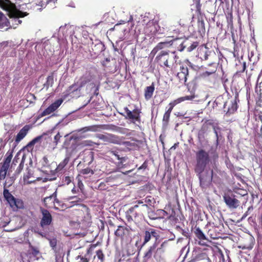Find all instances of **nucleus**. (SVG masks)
<instances>
[{"mask_svg": "<svg viewBox=\"0 0 262 262\" xmlns=\"http://www.w3.org/2000/svg\"><path fill=\"white\" fill-rule=\"evenodd\" d=\"M210 157L208 151L203 148H201L195 153V164L194 166V172L204 171L207 166L211 162V160L215 162L219 158L218 154L215 151L212 153Z\"/></svg>", "mask_w": 262, "mask_h": 262, "instance_id": "1", "label": "nucleus"}, {"mask_svg": "<svg viewBox=\"0 0 262 262\" xmlns=\"http://www.w3.org/2000/svg\"><path fill=\"white\" fill-rule=\"evenodd\" d=\"M179 57L176 54V52H172L170 54L168 51H162L155 58V61L158 65L163 68H168L171 70L174 69L176 63Z\"/></svg>", "mask_w": 262, "mask_h": 262, "instance_id": "2", "label": "nucleus"}, {"mask_svg": "<svg viewBox=\"0 0 262 262\" xmlns=\"http://www.w3.org/2000/svg\"><path fill=\"white\" fill-rule=\"evenodd\" d=\"M0 7L8 12L9 17H24L29 14L18 9L10 0H0Z\"/></svg>", "mask_w": 262, "mask_h": 262, "instance_id": "3", "label": "nucleus"}, {"mask_svg": "<svg viewBox=\"0 0 262 262\" xmlns=\"http://www.w3.org/2000/svg\"><path fill=\"white\" fill-rule=\"evenodd\" d=\"M147 204H143L139 207L138 205H135L130 207L125 212V217L127 222H132L133 221H138L143 217V213L145 209L148 208Z\"/></svg>", "mask_w": 262, "mask_h": 262, "instance_id": "4", "label": "nucleus"}, {"mask_svg": "<svg viewBox=\"0 0 262 262\" xmlns=\"http://www.w3.org/2000/svg\"><path fill=\"white\" fill-rule=\"evenodd\" d=\"M195 172L199 178L200 186L202 189H206L211 186L213 174V170L212 169H211L210 171L204 170L200 172Z\"/></svg>", "mask_w": 262, "mask_h": 262, "instance_id": "5", "label": "nucleus"}, {"mask_svg": "<svg viewBox=\"0 0 262 262\" xmlns=\"http://www.w3.org/2000/svg\"><path fill=\"white\" fill-rule=\"evenodd\" d=\"M193 98H194V95L186 96L184 97H180V98L170 102L168 104L169 108L165 112V113H164V114L163 115V122L164 123V124H167L168 123L170 114H171L173 107L176 105H177L178 104L180 103L181 102L184 101L185 100H191Z\"/></svg>", "mask_w": 262, "mask_h": 262, "instance_id": "6", "label": "nucleus"}, {"mask_svg": "<svg viewBox=\"0 0 262 262\" xmlns=\"http://www.w3.org/2000/svg\"><path fill=\"white\" fill-rule=\"evenodd\" d=\"M158 244L159 243L158 242H155L144 253L143 258L146 262H148V260L151 259L152 255L157 261H160L163 259V256L161 255V253L158 252L157 248Z\"/></svg>", "mask_w": 262, "mask_h": 262, "instance_id": "7", "label": "nucleus"}, {"mask_svg": "<svg viewBox=\"0 0 262 262\" xmlns=\"http://www.w3.org/2000/svg\"><path fill=\"white\" fill-rule=\"evenodd\" d=\"M238 199V197L231 191L226 192L223 195L224 202L230 209H236L241 205V202Z\"/></svg>", "mask_w": 262, "mask_h": 262, "instance_id": "8", "label": "nucleus"}, {"mask_svg": "<svg viewBox=\"0 0 262 262\" xmlns=\"http://www.w3.org/2000/svg\"><path fill=\"white\" fill-rule=\"evenodd\" d=\"M3 194L5 199L12 208L16 207L17 209H23L24 208V203L23 200L19 199H16L9 192L8 189L4 188Z\"/></svg>", "mask_w": 262, "mask_h": 262, "instance_id": "9", "label": "nucleus"}, {"mask_svg": "<svg viewBox=\"0 0 262 262\" xmlns=\"http://www.w3.org/2000/svg\"><path fill=\"white\" fill-rule=\"evenodd\" d=\"M216 123L213 119L206 120L203 123L200 129L199 130L198 138L199 140L205 138V135L214 128Z\"/></svg>", "mask_w": 262, "mask_h": 262, "instance_id": "10", "label": "nucleus"}, {"mask_svg": "<svg viewBox=\"0 0 262 262\" xmlns=\"http://www.w3.org/2000/svg\"><path fill=\"white\" fill-rule=\"evenodd\" d=\"M159 232V231L154 228H149L146 230L144 232L142 246L145 245L148 242H149L152 237L155 239V242H157L160 236Z\"/></svg>", "mask_w": 262, "mask_h": 262, "instance_id": "11", "label": "nucleus"}, {"mask_svg": "<svg viewBox=\"0 0 262 262\" xmlns=\"http://www.w3.org/2000/svg\"><path fill=\"white\" fill-rule=\"evenodd\" d=\"M40 211L42 214L40 222V226L43 228L45 227L49 226L52 222V216L51 214L48 210L41 208Z\"/></svg>", "mask_w": 262, "mask_h": 262, "instance_id": "12", "label": "nucleus"}, {"mask_svg": "<svg viewBox=\"0 0 262 262\" xmlns=\"http://www.w3.org/2000/svg\"><path fill=\"white\" fill-rule=\"evenodd\" d=\"M124 112L126 114V118L132 120L133 121L140 122L141 111L138 109H134L133 111H130L128 107H125L124 108Z\"/></svg>", "mask_w": 262, "mask_h": 262, "instance_id": "13", "label": "nucleus"}, {"mask_svg": "<svg viewBox=\"0 0 262 262\" xmlns=\"http://www.w3.org/2000/svg\"><path fill=\"white\" fill-rule=\"evenodd\" d=\"M180 68V71L177 73V77L180 83L185 84L189 74L188 68L186 65L182 64Z\"/></svg>", "mask_w": 262, "mask_h": 262, "instance_id": "14", "label": "nucleus"}, {"mask_svg": "<svg viewBox=\"0 0 262 262\" xmlns=\"http://www.w3.org/2000/svg\"><path fill=\"white\" fill-rule=\"evenodd\" d=\"M193 232L194 233L195 237L198 239V244L200 245H206V243L205 241H208L207 238L199 227L195 226L193 230Z\"/></svg>", "mask_w": 262, "mask_h": 262, "instance_id": "15", "label": "nucleus"}, {"mask_svg": "<svg viewBox=\"0 0 262 262\" xmlns=\"http://www.w3.org/2000/svg\"><path fill=\"white\" fill-rule=\"evenodd\" d=\"M173 44V40L159 42L157 46L152 49L151 54L155 55L159 51L163 49L168 48Z\"/></svg>", "mask_w": 262, "mask_h": 262, "instance_id": "16", "label": "nucleus"}, {"mask_svg": "<svg viewBox=\"0 0 262 262\" xmlns=\"http://www.w3.org/2000/svg\"><path fill=\"white\" fill-rule=\"evenodd\" d=\"M92 79V77L90 73L86 72L80 78L76 84L81 90L82 87L91 81Z\"/></svg>", "mask_w": 262, "mask_h": 262, "instance_id": "17", "label": "nucleus"}, {"mask_svg": "<svg viewBox=\"0 0 262 262\" xmlns=\"http://www.w3.org/2000/svg\"><path fill=\"white\" fill-rule=\"evenodd\" d=\"M158 26L154 24L153 22L149 21L146 24V26L144 28L145 29V33L150 35H156L158 33L157 27Z\"/></svg>", "mask_w": 262, "mask_h": 262, "instance_id": "18", "label": "nucleus"}, {"mask_svg": "<svg viewBox=\"0 0 262 262\" xmlns=\"http://www.w3.org/2000/svg\"><path fill=\"white\" fill-rule=\"evenodd\" d=\"M246 241L247 242V244H244L243 245L238 246V248L242 249L243 250L248 249L251 250L254 245L255 239L252 236H250L246 238Z\"/></svg>", "mask_w": 262, "mask_h": 262, "instance_id": "19", "label": "nucleus"}, {"mask_svg": "<svg viewBox=\"0 0 262 262\" xmlns=\"http://www.w3.org/2000/svg\"><path fill=\"white\" fill-rule=\"evenodd\" d=\"M168 32L169 35L168 37L172 38L173 39L171 40H173V43L181 38L179 36L180 30L178 28H176V27H171Z\"/></svg>", "mask_w": 262, "mask_h": 262, "instance_id": "20", "label": "nucleus"}, {"mask_svg": "<svg viewBox=\"0 0 262 262\" xmlns=\"http://www.w3.org/2000/svg\"><path fill=\"white\" fill-rule=\"evenodd\" d=\"M30 127L29 125H26L24 126L17 134L15 141L16 143H19L27 134Z\"/></svg>", "mask_w": 262, "mask_h": 262, "instance_id": "21", "label": "nucleus"}, {"mask_svg": "<svg viewBox=\"0 0 262 262\" xmlns=\"http://www.w3.org/2000/svg\"><path fill=\"white\" fill-rule=\"evenodd\" d=\"M5 28H6V30L10 28V24L7 17L3 12L0 11V29H4Z\"/></svg>", "mask_w": 262, "mask_h": 262, "instance_id": "22", "label": "nucleus"}, {"mask_svg": "<svg viewBox=\"0 0 262 262\" xmlns=\"http://www.w3.org/2000/svg\"><path fill=\"white\" fill-rule=\"evenodd\" d=\"M129 230L126 227L123 226H119L115 232V235L116 236L123 239L126 233H129Z\"/></svg>", "mask_w": 262, "mask_h": 262, "instance_id": "23", "label": "nucleus"}, {"mask_svg": "<svg viewBox=\"0 0 262 262\" xmlns=\"http://www.w3.org/2000/svg\"><path fill=\"white\" fill-rule=\"evenodd\" d=\"M155 91V84L152 82L151 85L147 86L144 90V97L146 100L150 99L153 95Z\"/></svg>", "mask_w": 262, "mask_h": 262, "instance_id": "24", "label": "nucleus"}, {"mask_svg": "<svg viewBox=\"0 0 262 262\" xmlns=\"http://www.w3.org/2000/svg\"><path fill=\"white\" fill-rule=\"evenodd\" d=\"M175 239V235H173L172 237L169 238L168 239L164 241L160 245L159 247H157L158 252H160L163 256V254L165 251V248L168 246V244L170 241H173Z\"/></svg>", "mask_w": 262, "mask_h": 262, "instance_id": "25", "label": "nucleus"}, {"mask_svg": "<svg viewBox=\"0 0 262 262\" xmlns=\"http://www.w3.org/2000/svg\"><path fill=\"white\" fill-rule=\"evenodd\" d=\"M238 105L236 100L231 101L230 105L228 107L226 115L228 116L234 114L237 109Z\"/></svg>", "mask_w": 262, "mask_h": 262, "instance_id": "26", "label": "nucleus"}, {"mask_svg": "<svg viewBox=\"0 0 262 262\" xmlns=\"http://www.w3.org/2000/svg\"><path fill=\"white\" fill-rule=\"evenodd\" d=\"M209 66L211 67L212 69L209 71H206L201 74V77L206 78L210 75L214 74L216 72L217 70V66L215 63L211 62L209 64Z\"/></svg>", "mask_w": 262, "mask_h": 262, "instance_id": "27", "label": "nucleus"}, {"mask_svg": "<svg viewBox=\"0 0 262 262\" xmlns=\"http://www.w3.org/2000/svg\"><path fill=\"white\" fill-rule=\"evenodd\" d=\"M78 91H80V90L79 89V87H78V86L77 85V84L76 83H75L72 84L71 85H70L67 89V90L64 93V96H68L71 95L72 93H73L74 92H76Z\"/></svg>", "mask_w": 262, "mask_h": 262, "instance_id": "28", "label": "nucleus"}, {"mask_svg": "<svg viewBox=\"0 0 262 262\" xmlns=\"http://www.w3.org/2000/svg\"><path fill=\"white\" fill-rule=\"evenodd\" d=\"M83 160L84 162L87 163L90 165L94 160V152L93 151H89L85 153Z\"/></svg>", "mask_w": 262, "mask_h": 262, "instance_id": "29", "label": "nucleus"}, {"mask_svg": "<svg viewBox=\"0 0 262 262\" xmlns=\"http://www.w3.org/2000/svg\"><path fill=\"white\" fill-rule=\"evenodd\" d=\"M55 198L56 195L54 197V194L49 196L46 197L43 200L45 206L47 207L49 206L50 204L52 203H54L55 202L56 203H59V201Z\"/></svg>", "mask_w": 262, "mask_h": 262, "instance_id": "30", "label": "nucleus"}, {"mask_svg": "<svg viewBox=\"0 0 262 262\" xmlns=\"http://www.w3.org/2000/svg\"><path fill=\"white\" fill-rule=\"evenodd\" d=\"M54 83V75L53 73H52L50 75H49L47 78L46 82L44 83L43 86L47 90H48L49 87L52 86Z\"/></svg>", "mask_w": 262, "mask_h": 262, "instance_id": "31", "label": "nucleus"}, {"mask_svg": "<svg viewBox=\"0 0 262 262\" xmlns=\"http://www.w3.org/2000/svg\"><path fill=\"white\" fill-rule=\"evenodd\" d=\"M114 179V178H113L112 176L107 178L106 179L105 182H102L99 184L98 186V189L100 190H106L107 189H108V187L106 186V183L111 182Z\"/></svg>", "mask_w": 262, "mask_h": 262, "instance_id": "32", "label": "nucleus"}, {"mask_svg": "<svg viewBox=\"0 0 262 262\" xmlns=\"http://www.w3.org/2000/svg\"><path fill=\"white\" fill-rule=\"evenodd\" d=\"M26 159V155H23V156H22V158L21 159L20 162L19 164V166H18V167L17 168V169H16V170L15 171V175H18L21 172V171L23 169L24 167V163H25Z\"/></svg>", "mask_w": 262, "mask_h": 262, "instance_id": "33", "label": "nucleus"}, {"mask_svg": "<svg viewBox=\"0 0 262 262\" xmlns=\"http://www.w3.org/2000/svg\"><path fill=\"white\" fill-rule=\"evenodd\" d=\"M94 174V171L93 169L90 168V167H86L85 168L82 169L80 171V173L78 174L77 178L80 175L84 176H88L89 177H91V176Z\"/></svg>", "mask_w": 262, "mask_h": 262, "instance_id": "34", "label": "nucleus"}, {"mask_svg": "<svg viewBox=\"0 0 262 262\" xmlns=\"http://www.w3.org/2000/svg\"><path fill=\"white\" fill-rule=\"evenodd\" d=\"M29 247L30 253L34 256H37L39 254V250L37 247L32 245L30 242L29 243Z\"/></svg>", "mask_w": 262, "mask_h": 262, "instance_id": "35", "label": "nucleus"}, {"mask_svg": "<svg viewBox=\"0 0 262 262\" xmlns=\"http://www.w3.org/2000/svg\"><path fill=\"white\" fill-rule=\"evenodd\" d=\"M63 99H59L56 100L54 102L52 103L50 106V107L53 110V111H55L62 104L63 102Z\"/></svg>", "mask_w": 262, "mask_h": 262, "instance_id": "36", "label": "nucleus"}, {"mask_svg": "<svg viewBox=\"0 0 262 262\" xmlns=\"http://www.w3.org/2000/svg\"><path fill=\"white\" fill-rule=\"evenodd\" d=\"M8 167L2 165L1 167L0 168V180H4L6 178V176L7 173V171L8 170Z\"/></svg>", "mask_w": 262, "mask_h": 262, "instance_id": "37", "label": "nucleus"}, {"mask_svg": "<svg viewBox=\"0 0 262 262\" xmlns=\"http://www.w3.org/2000/svg\"><path fill=\"white\" fill-rule=\"evenodd\" d=\"M109 154L111 156H114L117 159L120 161V163H123L125 160V158L121 157L117 151H110Z\"/></svg>", "mask_w": 262, "mask_h": 262, "instance_id": "38", "label": "nucleus"}, {"mask_svg": "<svg viewBox=\"0 0 262 262\" xmlns=\"http://www.w3.org/2000/svg\"><path fill=\"white\" fill-rule=\"evenodd\" d=\"M73 177L63 176L62 178V183L63 185H69L70 183L73 182Z\"/></svg>", "mask_w": 262, "mask_h": 262, "instance_id": "39", "label": "nucleus"}, {"mask_svg": "<svg viewBox=\"0 0 262 262\" xmlns=\"http://www.w3.org/2000/svg\"><path fill=\"white\" fill-rule=\"evenodd\" d=\"M69 160V157H66L59 164L57 169L59 170H61L63 169L68 164Z\"/></svg>", "mask_w": 262, "mask_h": 262, "instance_id": "40", "label": "nucleus"}, {"mask_svg": "<svg viewBox=\"0 0 262 262\" xmlns=\"http://www.w3.org/2000/svg\"><path fill=\"white\" fill-rule=\"evenodd\" d=\"M12 158V154H10L9 156H8L5 158L2 165L9 168V166H10V163L11 161Z\"/></svg>", "mask_w": 262, "mask_h": 262, "instance_id": "41", "label": "nucleus"}, {"mask_svg": "<svg viewBox=\"0 0 262 262\" xmlns=\"http://www.w3.org/2000/svg\"><path fill=\"white\" fill-rule=\"evenodd\" d=\"M41 136H38V137H37L36 138H35L34 139H33L31 141H30L27 145V148H31V147H32L34 144L38 142L41 139Z\"/></svg>", "mask_w": 262, "mask_h": 262, "instance_id": "42", "label": "nucleus"}, {"mask_svg": "<svg viewBox=\"0 0 262 262\" xmlns=\"http://www.w3.org/2000/svg\"><path fill=\"white\" fill-rule=\"evenodd\" d=\"M145 20L143 19L142 21H138L137 23V25H136L135 31L136 32L137 30H138V32H140V30L142 29L143 26L145 24Z\"/></svg>", "mask_w": 262, "mask_h": 262, "instance_id": "43", "label": "nucleus"}, {"mask_svg": "<svg viewBox=\"0 0 262 262\" xmlns=\"http://www.w3.org/2000/svg\"><path fill=\"white\" fill-rule=\"evenodd\" d=\"M148 216L149 218L152 220H155L156 219H159V217L158 216V214L155 212V211L150 210L148 212Z\"/></svg>", "mask_w": 262, "mask_h": 262, "instance_id": "44", "label": "nucleus"}, {"mask_svg": "<svg viewBox=\"0 0 262 262\" xmlns=\"http://www.w3.org/2000/svg\"><path fill=\"white\" fill-rule=\"evenodd\" d=\"M199 46L198 41H194L187 47V52H190L194 50Z\"/></svg>", "mask_w": 262, "mask_h": 262, "instance_id": "45", "label": "nucleus"}, {"mask_svg": "<svg viewBox=\"0 0 262 262\" xmlns=\"http://www.w3.org/2000/svg\"><path fill=\"white\" fill-rule=\"evenodd\" d=\"M136 249L133 245H128L127 247V253L129 255H133L135 253Z\"/></svg>", "mask_w": 262, "mask_h": 262, "instance_id": "46", "label": "nucleus"}, {"mask_svg": "<svg viewBox=\"0 0 262 262\" xmlns=\"http://www.w3.org/2000/svg\"><path fill=\"white\" fill-rule=\"evenodd\" d=\"M54 112L53 110L51 108V107L49 106L45 110H44L40 115L41 117H43L46 115H48L51 114L52 113Z\"/></svg>", "mask_w": 262, "mask_h": 262, "instance_id": "47", "label": "nucleus"}, {"mask_svg": "<svg viewBox=\"0 0 262 262\" xmlns=\"http://www.w3.org/2000/svg\"><path fill=\"white\" fill-rule=\"evenodd\" d=\"M90 129H89L90 132H96L99 130L100 129L102 128V125H94L89 126Z\"/></svg>", "mask_w": 262, "mask_h": 262, "instance_id": "48", "label": "nucleus"}, {"mask_svg": "<svg viewBox=\"0 0 262 262\" xmlns=\"http://www.w3.org/2000/svg\"><path fill=\"white\" fill-rule=\"evenodd\" d=\"M196 12L198 15H202V11H201V4L200 3V0H196Z\"/></svg>", "mask_w": 262, "mask_h": 262, "instance_id": "49", "label": "nucleus"}, {"mask_svg": "<svg viewBox=\"0 0 262 262\" xmlns=\"http://www.w3.org/2000/svg\"><path fill=\"white\" fill-rule=\"evenodd\" d=\"M188 46V40H186L185 41L180 43V46L178 47V50L179 51H183L187 46Z\"/></svg>", "mask_w": 262, "mask_h": 262, "instance_id": "50", "label": "nucleus"}, {"mask_svg": "<svg viewBox=\"0 0 262 262\" xmlns=\"http://www.w3.org/2000/svg\"><path fill=\"white\" fill-rule=\"evenodd\" d=\"M49 243L52 249L55 250L56 248L57 239L56 238H52L49 239Z\"/></svg>", "mask_w": 262, "mask_h": 262, "instance_id": "51", "label": "nucleus"}, {"mask_svg": "<svg viewBox=\"0 0 262 262\" xmlns=\"http://www.w3.org/2000/svg\"><path fill=\"white\" fill-rule=\"evenodd\" d=\"M214 134H215L216 137V144H217L219 143V135L218 133L217 132V129H219L220 127L218 126V123H216L215 125V126H214V128H212Z\"/></svg>", "mask_w": 262, "mask_h": 262, "instance_id": "52", "label": "nucleus"}, {"mask_svg": "<svg viewBox=\"0 0 262 262\" xmlns=\"http://www.w3.org/2000/svg\"><path fill=\"white\" fill-rule=\"evenodd\" d=\"M154 202V199L151 196H147L145 199V203L149 205H151Z\"/></svg>", "mask_w": 262, "mask_h": 262, "instance_id": "53", "label": "nucleus"}, {"mask_svg": "<svg viewBox=\"0 0 262 262\" xmlns=\"http://www.w3.org/2000/svg\"><path fill=\"white\" fill-rule=\"evenodd\" d=\"M20 160H20L19 154L17 153L13 160L11 167L13 165H16V163H18L19 161L20 162Z\"/></svg>", "mask_w": 262, "mask_h": 262, "instance_id": "54", "label": "nucleus"}, {"mask_svg": "<svg viewBox=\"0 0 262 262\" xmlns=\"http://www.w3.org/2000/svg\"><path fill=\"white\" fill-rule=\"evenodd\" d=\"M96 254L98 258L101 260V262H102L104 259V254L101 250H99L96 252Z\"/></svg>", "mask_w": 262, "mask_h": 262, "instance_id": "55", "label": "nucleus"}, {"mask_svg": "<svg viewBox=\"0 0 262 262\" xmlns=\"http://www.w3.org/2000/svg\"><path fill=\"white\" fill-rule=\"evenodd\" d=\"M211 52L209 51H205L204 52V54L203 56V57H201V58L202 59H204L205 60H207L209 59V56L211 55Z\"/></svg>", "mask_w": 262, "mask_h": 262, "instance_id": "56", "label": "nucleus"}, {"mask_svg": "<svg viewBox=\"0 0 262 262\" xmlns=\"http://www.w3.org/2000/svg\"><path fill=\"white\" fill-rule=\"evenodd\" d=\"M238 191V192H236L239 194L241 196H245L246 195H248V193L246 190L239 189Z\"/></svg>", "mask_w": 262, "mask_h": 262, "instance_id": "57", "label": "nucleus"}, {"mask_svg": "<svg viewBox=\"0 0 262 262\" xmlns=\"http://www.w3.org/2000/svg\"><path fill=\"white\" fill-rule=\"evenodd\" d=\"M215 229V227H212V229H210L208 231V233H209L210 235V237L213 238V239H216V238H218V236H217V235H213L212 233V232L213 231H214Z\"/></svg>", "mask_w": 262, "mask_h": 262, "instance_id": "58", "label": "nucleus"}, {"mask_svg": "<svg viewBox=\"0 0 262 262\" xmlns=\"http://www.w3.org/2000/svg\"><path fill=\"white\" fill-rule=\"evenodd\" d=\"M148 167V161L145 160L142 165L138 168V170L145 169Z\"/></svg>", "mask_w": 262, "mask_h": 262, "instance_id": "59", "label": "nucleus"}, {"mask_svg": "<svg viewBox=\"0 0 262 262\" xmlns=\"http://www.w3.org/2000/svg\"><path fill=\"white\" fill-rule=\"evenodd\" d=\"M78 187L79 189L82 191L83 188H84V185L83 184V183L82 182L81 180L78 179V183H77Z\"/></svg>", "mask_w": 262, "mask_h": 262, "instance_id": "60", "label": "nucleus"}, {"mask_svg": "<svg viewBox=\"0 0 262 262\" xmlns=\"http://www.w3.org/2000/svg\"><path fill=\"white\" fill-rule=\"evenodd\" d=\"M253 209V206H251L248 207L247 211L244 214L242 219L245 218L248 214H249V211L250 210H252Z\"/></svg>", "mask_w": 262, "mask_h": 262, "instance_id": "61", "label": "nucleus"}, {"mask_svg": "<svg viewBox=\"0 0 262 262\" xmlns=\"http://www.w3.org/2000/svg\"><path fill=\"white\" fill-rule=\"evenodd\" d=\"M61 136L59 134V133H58V134H57L55 137H54V140H55V142L56 143H57V142L59 141L60 138Z\"/></svg>", "mask_w": 262, "mask_h": 262, "instance_id": "62", "label": "nucleus"}, {"mask_svg": "<svg viewBox=\"0 0 262 262\" xmlns=\"http://www.w3.org/2000/svg\"><path fill=\"white\" fill-rule=\"evenodd\" d=\"M89 129H90L89 126H86V127H83V128H81L79 130V131L82 132L83 133H85V132H90V130Z\"/></svg>", "mask_w": 262, "mask_h": 262, "instance_id": "63", "label": "nucleus"}, {"mask_svg": "<svg viewBox=\"0 0 262 262\" xmlns=\"http://www.w3.org/2000/svg\"><path fill=\"white\" fill-rule=\"evenodd\" d=\"M81 260L82 262H89V259L85 257H81Z\"/></svg>", "mask_w": 262, "mask_h": 262, "instance_id": "64", "label": "nucleus"}]
</instances>
